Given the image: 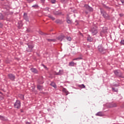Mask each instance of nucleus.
I'll return each instance as SVG.
<instances>
[{"label":"nucleus","mask_w":124,"mask_h":124,"mask_svg":"<svg viewBox=\"0 0 124 124\" xmlns=\"http://www.w3.org/2000/svg\"><path fill=\"white\" fill-rule=\"evenodd\" d=\"M9 15V14L8 13H7L5 14V16H6V15Z\"/></svg>","instance_id":"49"},{"label":"nucleus","mask_w":124,"mask_h":124,"mask_svg":"<svg viewBox=\"0 0 124 124\" xmlns=\"http://www.w3.org/2000/svg\"><path fill=\"white\" fill-rule=\"evenodd\" d=\"M40 79H41V80H43V79H44L43 76H41Z\"/></svg>","instance_id":"47"},{"label":"nucleus","mask_w":124,"mask_h":124,"mask_svg":"<svg viewBox=\"0 0 124 124\" xmlns=\"http://www.w3.org/2000/svg\"><path fill=\"white\" fill-rule=\"evenodd\" d=\"M87 40L88 42H92V41L93 40V39L91 37V35H88L87 36Z\"/></svg>","instance_id":"13"},{"label":"nucleus","mask_w":124,"mask_h":124,"mask_svg":"<svg viewBox=\"0 0 124 124\" xmlns=\"http://www.w3.org/2000/svg\"><path fill=\"white\" fill-rule=\"evenodd\" d=\"M112 86L113 87H120V85L117 84H114Z\"/></svg>","instance_id":"39"},{"label":"nucleus","mask_w":124,"mask_h":124,"mask_svg":"<svg viewBox=\"0 0 124 124\" xmlns=\"http://www.w3.org/2000/svg\"><path fill=\"white\" fill-rule=\"evenodd\" d=\"M64 38H65V36H64V35H60L57 38V39L60 41H62V40H64Z\"/></svg>","instance_id":"8"},{"label":"nucleus","mask_w":124,"mask_h":124,"mask_svg":"<svg viewBox=\"0 0 124 124\" xmlns=\"http://www.w3.org/2000/svg\"><path fill=\"white\" fill-rule=\"evenodd\" d=\"M31 7H32L33 8H34V9H37V8L39 7V6H38V4H36L35 5H32Z\"/></svg>","instance_id":"25"},{"label":"nucleus","mask_w":124,"mask_h":124,"mask_svg":"<svg viewBox=\"0 0 124 124\" xmlns=\"http://www.w3.org/2000/svg\"><path fill=\"white\" fill-rule=\"evenodd\" d=\"M86 13H88V12H86Z\"/></svg>","instance_id":"54"},{"label":"nucleus","mask_w":124,"mask_h":124,"mask_svg":"<svg viewBox=\"0 0 124 124\" xmlns=\"http://www.w3.org/2000/svg\"><path fill=\"white\" fill-rule=\"evenodd\" d=\"M69 9H70V10L72 9V8H70Z\"/></svg>","instance_id":"51"},{"label":"nucleus","mask_w":124,"mask_h":124,"mask_svg":"<svg viewBox=\"0 0 124 124\" xmlns=\"http://www.w3.org/2000/svg\"><path fill=\"white\" fill-rule=\"evenodd\" d=\"M111 91L113 93H118V92H119V89L114 87H111Z\"/></svg>","instance_id":"16"},{"label":"nucleus","mask_w":124,"mask_h":124,"mask_svg":"<svg viewBox=\"0 0 124 124\" xmlns=\"http://www.w3.org/2000/svg\"><path fill=\"white\" fill-rule=\"evenodd\" d=\"M31 70L32 73L34 74H38V70L36 68H31Z\"/></svg>","instance_id":"10"},{"label":"nucleus","mask_w":124,"mask_h":124,"mask_svg":"<svg viewBox=\"0 0 124 124\" xmlns=\"http://www.w3.org/2000/svg\"><path fill=\"white\" fill-rule=\"evenodd\" d=\"M78 87L81 89H85V88H86V86L84 84L79 85Z\"/></svg>","instance_id":"30"},{"label":"nucleus","mask_w":124,"mask_h":124,"mask_svg":"<svg viewBox=\"0 0 124 124\" xmlns=\"http://www.w3.org/2000/svg\"><path fill=\"white\" fill-rule=\"evenodd\" d=\"M27 46H26V52H32V49L34 48V45L32 43H28L26 44Z\"/></svg>","instance_id":"1"},{"label":"nucleus","mask_w":124,"mask_h":124,"mask_svg":"<svg viewBox=\"0 0 124 124\" xmlns=\"http://www.w3.org/2000/svg\"><path fill=\"white\" fill-rule=\"evenodd\" d=\"M65 38H66L68 41H71V37L70 36L65 37Z\"/></svg>","instance_id":"34"},{"label":"nucleus","mask_w":124,"mask_h":124,"mask_svg":"<svg viewBox=\"0 0 124 124\" xmlns=\"http://www.w3.org/2000/svg\"><path fill=\"white\" fill-rule=\"evenodd\" d=\"M50 85L54 88V89H57V85H56V83L54 82H51Z\"/></svg>","instance_id":"17"},{"label":"nucleus","mask_w":124,"mask_h":124,"mask_svg":"<svg viewBox=\"0 0 124 124\" xmlns=\"http://www.w3.org/2000/svg\"><path fill=\"white\" fill-rule=\"evenodd\" d=\"M26 6H28V5H26Z\"/></svg>","instance_id":"53"},{"label":"nucleus","mask_w":124,"mask_h":124,"mask_svg":"<svg viewBox=\"0 0 124 124\" xmlns=\"http://www.w3.org/2000/svg\"><path fill=\"white\" fill-rule=\"evenodd\" d=\"M77 64V63L74 62L72 61L69 63V66H74V65H76Z\"/></svg>","instance_id":"14"},{"label":"nucleus","mask_w":124,"mask_h":124,"mask_svg":"<svg viewBox=\"0 0 124 124\" xmlns=\"http://www.w3.org/2000/svg\"><path fill=\"white\" fill-rule=\"evenodd\" d=\"M70 18L69 17V16L67 17V18H66V22L68 24H72V22L71 21V20H70Z\"/></svg>","instance_id":"19"},{"label":"nucleus","mask_w":124,"mask_h":124,"mask_svg":"<svg viewBox=\"0 0 124 124\" xmlns=\"http://www.w3.org/2000/svg\"><path fill=\"white\" fill-rule=\"evenodd\" d=\"M101 14L102 15L103 17L106 19V20H110V16L107 14L106 11L103 9H100Z\"/></svg>","instance_id":"2"},{"label":"nucleus","mask_w":124,"mask_h":124,"mask_svg":"<svg viewBox=\"0 0 124 124\" xmlns=\"http://www.w3.org/2000/svg\"><path fill=\"white\" fill-rule=\"evenodd\" d=\"M55 15H62V12H59L58 11L54 12Z\"/></svg>","instance_id":"33"},{"label":"nucleus","mask_w":124,"mask_h":124,"mask_svg":"<svg viewBox=\"0 0 124 124\" xmlns=\"http://www.w3.org/2000/svg\"><path fill=\"white\" fill-rule=\"evenodd\" d=\"M55 23H56V24H62V20H60V19H57L55 21Z\"/></svg>","instance_id":"27"},{"label":"nucleus","mask_w":124,"mask_h":124,"mask_svg":"<svg viewBox=\"0 0 124 124\" xmlns=\"http://www.w3.org/2000/svg\"><path fill=\"white\" fill-rule=\"evenodd\" d=\"M28 2V3H31V2H33L34 0H26Z\"/></svg>","instance_id":"37"},{"label":"nucleus","mask_w":124,"mask_h":124,"mask_svg":"<svg viewBox=\"0 0 124 124\" xmlns=\"http://www.w3.org/2000/svg\"><path fill=\"white\" fill-rule=\"evenodd\" d=\"M38 83L39 84V85H42V84L44 83V81L43 80H42L41 79H39L38 80Z\"/></svg>","instance_id":"22"},{"label":"nucleus","mask_w":124,"mask_h":124,"mask_svg":"<svg viewBox=\"0 0 124 124\" xmlns=\"http://www.w3.org/2000/svg\"><path fill=\"white\" fill-rule=\"evenodd\" d=\"M113 73L117 77H119V78H124V77L123 76V73L120 71V70H115L113 71Z\"/></svg>","instance_id":"3"},{"label":"nucleus","mask_w":124,"mask_h":124,"mask_svg":"<svg viewBox=\"0 0 124 124\" xmlns=\"http://www.w3.org/2000/svg\"><path fill=\"white\" fill-rule=\"evenodd\" d=\"M0 20H5L4 16L1 13H0Z\"/></svg>","instance_id":"26"},{"label":"nucleus","mask_w":124,"mask_h":124,"mask_svg":"<svg viewBox=\"0 0 124 124\" xmlns=\"http://www.w3.org/2000/svg\"><path fill=\"white\" fill-rule=\"evenodd\" d=\"M95 116H98V117H103L104 116V114L102 111H99L95 114Z\"/></svg>","instance_id":"11"},{"label":"nucleus","mask_w":124,"mask_h":124,"mask_svg":"<svg viewBox=\"0 0 124 124\" xmlns=\"http://www.w3.org/2000/svg\"><path fill=\"white\" fill-rule=\"evenodd\" d=\"M42 3H43V4H44L45 3V0H40Z\"/></svg>","instance_id":"42"},{"label":"nucleus","mask_w":124,"mask_h":124,"mask_svg":"<svg viewBox=\"0 0 124 124\" xmlns=\"http://www.w3.org/2000/svg\"><path fill=\"white\" fill-rule=\"evenodd\" d=\"M23 27V24H20L18 26V29H21Z\"/></svg>","instance_id":"41"},{"label":"nucleus","mask_w":124,"mask_h":124,"mask_svg":"<svg viewBox=\"0 0 124 124\" xmlns=\"http://www.w3.org/2000/svg\"><path fill=\"white\" fill-rule=\"evenodd\" d=\"M90 31L92 35H95L97 33V29L95 27H93L91 28Z\"/></svg>","instance_id":"7"},{"label":"nucleus","mask_w":124,"mask_h":124,"mask_svg":"<svg viewBox=\"0 0 124 124\" xmlns=\"http://www.w3.org/2000/svg\"><path fill=\"white\" fill-rule=\"evenodd\" d=\"M48 18H50V19H51V20H52V21H54V20H56V18L50 15H49L48 16Z\"/></svg>","instance_id":"28"},{"label":"nucleus","mask_w":124,"mask_h":124,"mask_svg":"<svg viewBox=\"0 0 124 124\" xmlns=\"http://www.w3.org/2000/svg\"><path fill=\"white\" fill-rule=\"evenodd\" d=\"M23 18L24 20L26 21V22H29V17H28V15L27 14V13H24Z\"/></svg>","instance_id":"12"},{"label":"nucleus","mask_w":124,"mask_h":124,"mask_svg":"<svg viewBox=\"0 0 124 124\" xmlns=\"http://www.w3.org/2000/svg\"><path fill=\"white\" fill-rule=\"evenodd\" d=\"M3 25H2V23H0V28H2Z\"/></svg>","instance_id":"45"},{"label":"nucleus","mask_w":124,"mask_h":124,"mask_svg":"<svg viewBox=\"0 0 124 124\" xmlns=\"http://www.w3.org/2000/svg\"><path fill=\"white\" fill-rule=\"evenodd\" d=\"M2 1H3V0H1Z\"/></svg>","instance_id":"52"},{"label":"nucleus","mask_w":124,"mask_h":124,"mask_svg":"<svg viewBox=\"0 0 124 124\" xmlns=\"http://www.w3.org/2000/svg\"><path fill=\"white\" fill-rule=\"evenodd\" d=\"M103 6L104 7V8H106V9H107L108 10H110V9H111V8H110L108 6H107L106 4H103Z\"/></svg>","instance_id":"23"},{"label":"nucleus","mask_w":124,"mask_h":124,"mask_svg":"<svg viewBox=\"0 0 124 124\" xmlns=\"http://www.w3.org/2000/svg\"><path fill=\"white\" fill-rule=\"evenodd\" d=\"M39 34H41V35H47V33H44L42 32V31H39Z\"/></svg>","instance_id":"29"},{"label":"nucleus","mask_w":124,"mask_h":124,"mask_svg":"<svg viewBox=\"0 0 124 124\" xmlns=\"http://www.w3.org/2000/svg\"><path fill=\"white\" fill-rule=\"evenodd\" d=\"M8 79H9L11 81H15V78H16V77H15V75L10 73L8 74Z\"/></svg>","instance_id":"5"},{"label":"nucleus","mask_w":124,"mask_h":124,"mask_svg":"<svg viewBox=\"0 0 124 124\" xmlns=\"http://www.w3.org/2000/svg\"><path fill=\"white\" fill-rule=\"evenodd\" d=\"M110 107H117V104L116 103H112L111 104Z\"/></svg>","instance_id":"36"},{"label":"nucleus","mask_w":124,"mask_h":124,"mask_svg":"<svg viewBox=\"0 0 124 124\" xmlns=\"http://www.w3.org/2000/svg\"><path fill=\"white\" fill-rule=\"evenodd\" d=\"M47 41L49 42H56V39H47Z\"/></svg>","instance_id":"24"},{"label":"nucleus","mask_w":124,"mask_h":124,"mask_svg":"<svg viewBox=\"0 0 124 124\" xmlns=\"http://www.w3.org/2000/svg\"><path fill=\"white\" fill-rule=\"evenodd\" d=\"M61 2L62 3H67V2H68V0H61Z\"/></svg>","instance_id":"35"},{"label":"nucleus","mask_w":124,"mask_h":124,"mask_svg":"<svg viewBox=\"0 0 124 124\" xmlns=\"http://www.w3.org/2000/svg\"><path fill=\"white\" fill-rule=\"evenodd\" d=\"M120 44H122V45H124V39L121 40L120 42Z\"/></svg>","instance_id":"38"},{"label":"nucleus","mask_w":124,"mask_h":124,"mask_svg":"<svg viewBox=\"0 0 124 124\" xmlns=\"http://www.w3.org/2000/svg\"><path fill=\"white\" fill-rule=\"evenodd\" d=\"M79 60H83V58L81 57H78L73 59V61H79Z\"/></svg>","instance_id":"31"},{"label":"nucleus","mask_w":124,"mask_h":124,"mask_svg":"<svg viewBox=\"0 0 124 124\" xmlns=\"http://www.w3.org/2000/svg\"><path fill=\"white\" fill-rule=\"evenodd\" d=\"M20 112L21 113H24V110H23L22 109H21Z\"/></svg>","instance_id":"48"},{"label":"nucleus","mask_w":124,"mask_h":124,"mask_svg":"<svg viewBox=\"0 0 124 124\" xmlns=\"http://www.w3.org/2000/svg\"><path fill=\"white\" fill-rule=\"evenodd\" d=\"M19 97L20 98V99H22V100H24V95L23 94H20L19 95Z\"/></svg>","instance_id":"32"},{"label":"nucleus","mask_w":124,"mask_h":124,"mask_svg":"<svg viewBox=\"0 0 124 124\" xmlns=\"http://www.w3.org/2000/svg\"><path fill=\"white\" fill-rule=\"evenodd\" d=\"M0 120L1 121H7V119L5 118L4 116L0 115Z\"/></svg>","instance_id":"21"},{"label":"nucleus","mask_w":124,"mask_h":124,"mask_svg":"<svg viewBox=\"0 0 124 124\" xmlns=\"http://www.w3.org/2000/svg\"><path fill=\"white\" fill-rule=\"evenodd\" d=\"M42 65L44 67V68H45L46 69H47V66H45V65L43 64Z\"/></svg>","instance_id":"44"},{"label":"nucleus","mask_w":124,"mask_h":124,"mask_svg":"<svg viewBox=\"0 0 124 124\" xmlns=\"http://www.w3.org/2000/svg\"><path fill=\"white\" fill-rule=\"evenodd\" d=\"M0 94H2V93H1V92H0Z\"/></svg>","instance_id":"50"},{"label":"nucleus","mask_w":124,"mask_h":124,"mask_svg":"<svg viewBox=\"0 0 124 124\" xmlns=\"http://www.w3.org/2000/svg\"><path fill=\"white\" fill-rule=\"evenodd\" d=\"M51 3H53V4L56 3V0H51Z\"/></svg>","instance_id":"40"},{"label":"nucleus","mask_w":124,"mask_h":124,"mask_svg":"<svg viewBox=\"0 0 124 124\" xmlns=\"http://www.w3.org/2000/svg\"><path fill=\"white\" fill-rule=\"evenodd\" d=\"M76 22H77V20H76Z\"/></svg>","instance_id":"55"},{"label":"nucleus","mask_w":124,"mask_h":124,"mask_svg":"<svg viewBox=\"0 0 124 124\" xmlns=\"http://www.w3.org/2000/svg\"><path fill=\"white\" fill-rule=\"evenodd\" d=\"M120 17H124V14H120Z\"/></svg>","instance_id":"46"},{"label":"nucleus","mask_w":124,"mask_h":124,"mask_svg":"<svg viewBox=\"0 0 124 124\" xmlns=\"http://www.w3.org/2000/svg\"><path fill=\"white\" fill-rule=\"evenodd\" d=\"M97 49L99 52H100L101 54H105L106 52V49H105L104 47L102 46V45H99L97 47Z\"/></svg>","instance_id":"4"},{"label":"nucleus","mask_w":124,"mask_h":124,"mask_svg":"<svg viewBox=\"0 0 124 124\" xmlns=\"http://www.w3.org/2000/svg\"><path fill=\"white\" fill-rule=\"evenodd\" d=\"M15 108H17V109H19L21 108V102L19 100H16V102L14 104Z\"/></svg>","instance_id":"6"},{"label":"nucleus","mask_w":124,"mask_h":124,"mask_svg":"<svg viewBox=\"0 0 124 124\" xmlns=\"http://www.w3.org/2000/svg\"><path fill=\"white\" fill-rule=\"evenodd\" d=\"M62 92L65 93V95H68L69 93V92H68V91L66 88H63L62 89Z\"/></svg>","instance_id":"15"},{"label":"nucleus","mask_w":124,"mask_h":124,"mask_svg":"<svg viewBox=\"0 0 124 124\" xmlns=\"http://www.w3.org/2000/svg\"><path fill=\"white\" fill-rule=\"evenodd\" d=\"M37 89L39 91H42L43 90V86H42L40 85H37Z\"/></svg>","instance_id":"18"},{"label":"nucleus","mask_w":124,"mask_h":124,"mask_svg":"<svg viewBox=\"0 0 124 124\" xmlns=\"http://www.w3.org/2000/svg\"><path fill=\"white\" fill-rule=\"evenodd\" d=\"M63 74V71L60 70L58 73H56V75H62Z\"/></svg>","instance_id":"20"},{"label":"nucleus","mask_w":124,"mask_h":124,"mask_svg":"<svg viewBox=\"0 0 124 124\" xmlns=\"http://www.w3.org/2000/svg\"><path fill=\"white\" fill-rule=\"evenodd\" d=\"M85 8H86V9H87V10H88V11H90V12H92L93 11V9L92 7H90V6L88 5H85L84 6Z\"/></svg>","instance_id":"9"},{"label":"nucleus","mask_w":124,"mask_h":124,"mask_svg":"<svg viewBox=\"0 0 124 124\" xmlns=\"http://www.w3.org/2000/svg\"><path fill=\"white\" fill-rule=\"evenodd\" d=\"M120 1L122 2L123 5H124V0H120Z\"/></svg>","instance_id":"43"}]
</instances>
